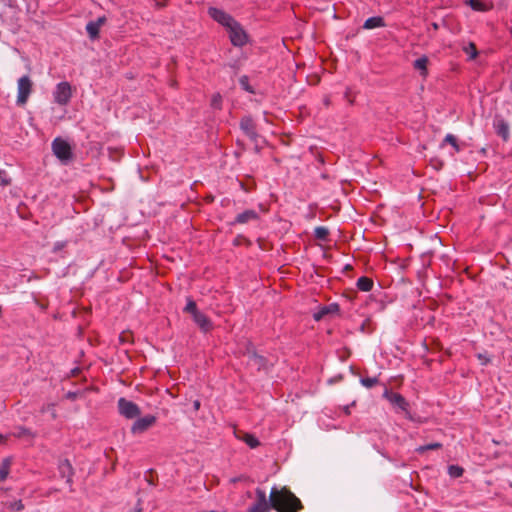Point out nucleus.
Here are the masks:
<instances>
[{
  "label": "nucleus",
  "instance_id": "1",
  "mask_svg": "<svg viewBox=\"0 0 512 512\" xmlns=\"http://www.w3.org/2000/svg\"><path fill=\"white\" fill-rule=\"evenodd\" d=\"M268 501L277 512H298L303 509L300 499L287 487H272Z\"/></svg>",
  "mask_w": 512,
  "mask_h": 512
},
{
  "label": "nucleus",
  "instance_id": "2",
  "mask_svg": "<svg viewBox=\"0 0 512 512\" xmlns=\"http://www.w3.org/2000/svg\"><path fill=\"white\" fill-rule=\"evenodd\" d=\"M53 154L63 163H68L73 158L71 145L63 138L57 137L52 141Z\"/></svg>",
  "mask_w": 512,
  "mask_h": 512
},
{
  "label": "nucleus",
  "instance_id": "3",
  "mask_svg": "<svg viewBox=\"0 0 512 512\" xmlns=\"http://www.w3.org/2000/svg\"><path fill=\"white\" fill-rule=\"evenodd\" d=\"M33 91V82L28 75L20 77L17 81V99L18 106H24Z\"/></svg>",
  "mask_w": 512,
  "mask_h": 512
},
{
  "label": "nucleus",
  "instance_id": "4",
  "mask_svg": "<svg viewBox=\"0 0 512 512\" xmlns=\"http://www.w3.org/2000/svg\"><path fill=\"white\" fill-rule=\"evenodd\" d=\"M118 413L126 419H135L140 416L139 406L131 400L120 397L117 401Z\"/></svg>",
  "mask_w": 512,
  "mask_h": 512
},
{
  "label": "nucleus",
  "instance_id": "5",
  "mask_svg": "<svg viewBox=\"0 0 512 512\" xmlns=\"http://www.w3.org/2000/svg\"><path fill=\"white\" fill-rule=\"evenodd\" d=\"M54 102L66 106L72 98V86L67 81L58 83L53 91Z\"/></svg>",
  "mask_w": 512,
  "mask_h": 512
},
{
  "label": "nucleus",
  "instance_id": "6",
  "mask_svg": "<svg viewBox=\"0 0 512 512\" xmlns=\"http://www.w3.org/2000/svg\"><path fill=\"white\" fill-rule=\"evenodd\" d=\"M229 38L233 46L243 47L248 42V34L242 27V25L235 21L228 29Z\"/></svg>",
  "mask_w": 512,
  "mask_h": 512
},
{
  "label": "nucleus",
  "instance_id": "7",
  "mask_svg": "<svg viewBox=\"0 0 512 512\" xmlns=\"http://www.w3.org/2000/svg\"><path fill=\"white\" fill-rule=\"evenodd\" d=\"M157 422V417L154 415H146L144 417H137L134 423L131 426V433L133 435L143 434L151 427H153Z\"/></svg>",
  "mask_w": 512,
  "mask_h": 512
},
{
  "label": "nucleus",
  "instance_id": "8",
  "mask_svg": "<svg viewBox=\"0 0 512 512\" xmlns=\"http://www.w3.org/2000/svg\"><path fill=\"white\" fill-rule=\"evenodd\" d=\"M208 15L218 24L228 29L236 20L227 12L216 7L208 8Z\"/></svg>",
  "mask_w": 512,
  "mask_h": 512
},
{
  "label": "nucleus",
  "instance_id": "9",
  "mask_svg": "<svg viewBox=\"0 0 512 512\" xmlns=\"http://www.w3.org/2000/svg\"><path fill=\"white\" fill-rule=\"evenodd\" d=\"M383 397L387 399L395 408H398L403 412H408L409 404L400 393L386 389L383 393Z\"/></svg>",
  "mask_w": 512,
  "mask_h": 512
},
{
  "label": "nucleus",
  "instance_id": "10",
  "mask_svg": "<svg viewBox=\"0 0 512 512\" xmlns=\"http://www.w3.org/2000/svg\"><path fill=\"white\" fill-rule=\"evenodd\" d=\"M256 497V502L248 509L247 512H269L271 506L269 504L265 491L257 488Z\"/></svg>",
  "mask_w": 512,
  "mask_h": 512
},
{
  "label": "nucleus",
  "instance_id": "11",
  "mask_svg": "<svg viewBox=\"0 0 512 512\" xmlns=\"http://www.w3.org/2000/svg\"><path fill=\"white\" fill-rule=\"evenodd\" d=\"M247 364L257 371L267 370L268 368V360L254 351L248 352Z\"/></svg>",
  "mask_w": 512,
  "mask_h": 512
},
{
  "label": "nucleus",
  "instance_id": "12",
  "mask_svg": "<svg viewBox=\"0 0 512 512\" xmlns=\"http://www.w3.org/2000/svg\"><path fill=\"white\" fill-rule=\"evenodd\" d=\"M240 128L251 140H256L258 137L255 123L251 117H243L240 121Z\"/></svg>",
  "mask_w": 512,
  "mask_h": 512
},
{
  "label": "nucleus",
  "instance_id": "13",
  "mask_svg": "<svg viewBox=\"0 0 512 512\" xmlns=\"http://www.w3.org/2000/svg\"><path fill=\"white\" fill-rule=\"evenodd\" d=\"M234 434L237 439L243 441L251 449H255L258 446H260V441L258 440V438L251 433L243 432V431H235Z\"/></svg>",
  "mask_w": 512,
  "mask_h": 512
},
{
  "label": "nucleus",
  "instance_id": "14",
  "mask_svg": "<svg viewBox=\"0 0 512 512\" xmlns=\"http://www.w3.org/2000/svg\"><path fill=\"white\" fill-rule=\"evenodd\" d=\"M259 218V215L258 213L253 210V209H248V210H245L244 212L242 213H239L234 221L231 223L232 225H235V224H246L250 221H255V220H258Z\"/></svg>",
  "mask_w": 512,
  "mask_h": 512
},
{
  "label": "nucleus",
  "instance_id": "15",
  "mask_svg": "<svg viewBox=\"0 0 512 512\" xmlns=\"http://www.w3.org/2000/svg\"><path fill=\"white\" fill-rule=\"evenodd\" d=\"M192 318L201 331L205 333L210 331L213 327L212 321L201 311L195 313Z\"/></svg>",
  "mask_w": 512,
  "mask_h": 512
},
{
  "label": "nucleus",
  "instance_id": "16",
  "mask_svg": "<svg viewBox=\"0 0 512 512\" xmlns=\"http://www.w3.org/2000/svg\"><path fill=\"white\" fill-rule=\"evenodd\" d=\"M340 311V307L337 303H331L329 305L322 306L318 312L314 314V319L316 321L321 320L324 316L328 314H337Z\"/></svg>",
  "mask_w": 512,
  "mask_h": 512
},
{
  "label": "nucleus",
  "instance_id": "17",
  "mask_svg": "<svg viewBox=\"0 0 512 512\" xmlns=\"http://www.w3.org/2000/svg\"><path fill=\"white\" fill-rule=\"evenodd\" d=\"M11 435L15 438H25V439L32 441L35 438L36 433L33 432L31 429L26 428L24 426H17L11 432Z\"/></svg>",
  "mask_w": 512,
  "mask_h": 512
},
{
  "label": "nucleus",
  "instance_id": "18",
  "mask_svg": "<svg viewBox=\"0 0 512 512\" xmlns=\"http://www.w3.org/2000/svg\"><path fill=\"white\" fill-rule=\"evenodd\" d=\"M59 472L62 477H67V482H72V476H73V468L69 460L64 459L60 461L58 466Z\"/></svg>",
  "mask_w": 512,
  "mask_h": 512
},
{
  "label": "nucleus",
  "instance_id": "19",
  "mask_svg": "<svg viewBox=\"0 0 512 512\" xmlns=\"http://www.w3.org/2000/svg\"><path fill=\"white\" fill-rule=\"evenodd\" d=\"M384 18L381 16H373L365 20L363 24V29L371 30L374 28L385 27Z\"/></svg>",
  "mask_w": 512,
  "mask_h": 512
},
{
  "label": "nucleus",
  "instance_id": "20",
  "mask_svg": "<svg viewBox=\"0 0 512 512\" xmlns=\"http://www.w3.org/2000/svg\"><path fill=\"white\" fill-rule=\"evenodd\" d=\"M427 64L428 58L426 56H421L414 61L413 67L414 69L420 71L421 75L425 77L428 74Z\"/></svg>",
  "mask_w": 512,
  "mask_h": 512
},
{
  "label": "nucleus",
  "instance_id": "21",
  "mask_svg": "<svg viewBox=\"0 0 512 512\" xmlns=\"http://www.w3.org/2000/svg\"><path fill=\"white\" fill-rule=\"evenodd\" d=\"M495 130L497 135L503 138V140H508L509 138V126L504 120L498 121L495 125Z\"/></svg>",
  "mask_w": 512,
  "mask_h": 512
},
{
  "label": "nucleus",
  "instance_id": "22",
  "mask_svg": "<svg viewBox=\"0 0 512 512\" xmlns=\"http://www.w3.org/2000/svg\"><path fill=\"white\" fill-rule=\"evenodd\" d=\"M356 286L360 291L368 292L373 288V281L372 279L363 276L357 280Z\"/></svg>",
  "mask_w": 512,
  "mask_h": 512
},
{
  "label": "nucleus",
  "instance_id": "23",
  "mask_svg": "<svg viewBox=\"0 0 512 512\" xmlns=\"http://www.w3.org/2000/svg\"><path fill=\"white\" fill-rule=\"evenodd\" d=\"M445 144L451 145L456 153L461 151V147L458 144V140H457L456 136H454L453 134L449 133L445 136V138L443 139V142L441 144V147H444Z\"/></svg>",
  "mask_w": 512,
  "mask_h": 512
},
{
  "label": "nucleus",
  "instance_id": "24",
  "mask_svg": "<svg viewBox=\"0 0 512 512\" xmlns=\"http://www.w3.org/2000/svg\"><path fill=\"white\" fill-rule=\"evenodd\" d=\"M463 51L467 54L469 61L474 60L478 55V50L473 42L463 46Z\"/></svg>",
  "mask_w": 512,
  "mask_h": 512
},
{
  "label": "nucleus",
  "instance_id": "25",
  "mask_svg": "<svg viewBox=\"0 0 512 512\" xmlns=\"http://www.w3.org/2000/svg\"><path fill=\"white\" fill-rule=\"evenodd\" d=\"M10 466H11L10 459L6 458L2 461V463L0 465V481H4L8 477L9 472H10Z\"/></svg>",
  "mask_w": 512,
  "mask_h": 512
},
{
  "label": "nucleus",
  "instance_id": "26",
  "mask_svg": "<svg viewBox=\"0 0 512 512\" xmlns=\"http://www.w3.org/2000/svg\"><path fill=\"white\" fill-rule=\"evenodd\" d=\"M99 30L100 28L98 27V24L97 23H94L93 21H90L87 25H86V31L89 35V37L94 40L96 38H98L99 36Z\"/></svg>",
  "mask_w": 512,
  "mask_h": 512
},
{
  "label": "nucleus",
  "instance_id": "27",
  "mask_svg": "<svg viewBox=\"0 0 512 512\" xmlns=\"http://www.w3.org/2000/svg\"><path fill=\"white\" fill-rule=\"evenodd\" d=\"M329 230L324 226H318L314 230V236L318 240L326 241L328 239Z\"/></svg>",
  "mask_w": 512,
  "mask_h": 512
},
{
  "label": "nucleus",
  "instance_id": "28",
  "mask_svg": "<svg viewBox=\"0 0 512 512\" xmlns=\"http://www.w3.org/2000/svg\"><path fill=\"white\" fill-rule=\"evenodd\" d=\"M470 7L475 11H487L489 7L483 0H469Z\"/></svg>",
  "mask_w": 512,
  "mask_h": 512
},
{
  "label": "nucleus",
  "instance_id": "29",
  "mask_svg": "<svg viewBox=\"0 0 512 512\" xmlns=\"http://www.w3.org/2000/svg\"><path fill=\"white\" fill-rule=\"evenodd\" d=\"M464 469L458 465L448 466V474L453 478H459L463 475Z\"/></svg>",
  "mask_w": 512,
  "mask_h": 512
},
{
  "label": "nucleus",
  "instance_id": "30",
  "mask_svg": "<svg viewBox=\"0 0 512 512\" xmlns=\"http://www.w3.org/2000/svg\"><path fill=\"white\" fill-rule=\"evenodd\" d=\"M184 311L190 313L192 317L195 315V313L199 312L196 302L190 298L187 300V304L184 308Z\"/></svg>",
  "mask_w": 512,
  "mask_h": 512
},
{
  "label": "nucleus",
  "instance_id": "31",
  "mask_svg": "<svg viewBox=\"0 0 512 512\" xmlns=\"http://www.w3.org/2000/svg\"><path fill=\"white\" fill-rule=\"evenodd\" d=\"M360 383L366 388H372L378 383L377 377H363L360 379Z\"/></svg>",
  "mask_w": 512,
  "mask_h": 512
},
{
  "label": "nucleus",
  "instance_id": "32",
  "mask_svg": "<svg viewBox=\"0 0 512 512\" xmlns=\"http://www.w3.org/2000/svg\"><path fill=\"white\" fill-rule=\"evenodd\" d=\"M441 447H442L441 443L435 442V443H430L427 445L420 446L416 449V451L419 453H423L428 450H437V449H440Z\"/></svg>",
  "mask_w": 512,
  "mask_h": 512
},
{
  "label": "nucleus",
  "instance_id": "33",
  "mask_svg": "<svg viewBox=\"0 0 512 512\" xmlns=\"http://www.w3.org/2000/svg\"><path fill=\"white\" fill-rule=\"evenodd\" d=\"M67 245H68V241L67 240H65V241H57L53 245L52 252L54 254H59L60 252L64 251V249L67 247Z\"/></svg>",
  "mask_w": 512,
  "mask_h": 512
},
{
  "label": "nucleus",
  "instance_id": "34",
  "mask_svg": "<svg viewBox=\"0 0 512 512\" xmlns=\"http://www.w3.org/2000/svg\"><path fill=\"white\" fill-rule=\"evenodd\" d=\"M54 407H55V405L50 403V404L42 406L40 411H41V413L50 412L51 416H52V419H56L57 418V413H56V410H55Z\"/></svg>",
  "mask_w": 512,
  "mask_h": 512
},
{
  "label": "nucleus",
  "instance_id": "35",
  "mask_svg": "<svg viewBox=\"0 0 512 512\" xmlns=\"http://www.w3.org/2000/svg\"><path fill=\"white\" fill-rule=\"evenodd\" d=\"M11 184V179L9 178L7 172L5 170L0 169V185L8 186Z\"/></svg>",
  "mask_w": 512,
  "mask_h": 512
},
{
  "label": "nucleus",
  "instance_id": "36",
  "mask_svg": "<svg viewBox=\"0 0 512 512\" xmlns=\"http://www.w3.org/2000/svg\"><path fill=\"white\" fill-rule=\"evenodd\" d=\"M477 358L482 365H487L491 361L487 354L478 353Z\"/></svg>",
  "mask_w": 512,
  "mask_h": 512
},
{
  "label": "nucleus",
  "instance_id": "37",
  "mask_svg": "<svg viewBox=\"0 0 512 512\" xmlns=\"http://www.w3.org/2000/svg\"><path fill=\"white\" fill-rule=\"evenodd\" d=\"M10 508L15 511H21L24 509V504L21 500L15 501L10 504Z\"/></svg>",
  "mask_w": 512,
  "mask_h": 512
},
{
  "label": "nucleus",
  "instance_id": "38",
  "mask_svg": "<svg viewBox=\"0 0 512 512\" xmlns=\"http://www.w3.org/2000/svg\"><path fill=\"white\" fill-rule=\"evenodd\" d=\"M220 103H221V97L220 95H216L213 97L212 99V106L213 107H219L220 106Z\"/></svg>",
  "mask_w": 512,
  "mask_h": 512
},
{
  "label": "nucleus",
  "instance_id": "39",
  "mask_svg": "<svg viewBox=\"0 0 512 512\" xmlns=\"http://www.w3.org/2000/svg\"><path fill=\"white\" fill-rule=\"evenodd\" d=\"M128 336H129L128 334H126V333H122V334L120 335L119 339H120V341H121L122 343H125V342H128V341H129Z\"/></svg>",
  "mask_w": 512,
  "mask_h": 512
},
{
  "label": "nucleus",
  "instance_id": "40",
  "mask_svg": "<svg viewBox=\"0 0 512 512\" xmlns=\"http://www.w3.org/2000/svg\"><path fill=\"white\" fill-rule=\"evenodd\" d=\"M200 406H201V403H200V401L198 399L193 401V409H194V411H198L200 409Z\"/></svg>",
  "mask_w": 512,
  "mask_h": 512
},
{
  "label": "nucleus",
  "instance_id": "41",
  "mask_svg": "<svg viewBox=\"0 0 512 512\" xmlns=\"http://www.w3.org/2000/svg\"><path fill=\"white\" fill-rule=\"evenodd\" d=\"M105 17H99L96 21H93L94 23H97L98 24V27L100 28L104 22H105Z\"/></svg>",
  "mask_w": 512,
  "mask_h": 512
},
{
  "label": "nucleus",
  "instance_id": "42",
  "mask_svg": "<svg viewBox=\"0 0 512 512\" xmlns=\"http://www.w3.org/2000/svg\"><path fill=\"white\" fill-rule=\"evenodd\" d=\"M67 398L68 399H75L76 398V393L75 392H68L67 393Z\"/></svg>",
  "mask_w": 512,
  "mask_h": 512
},
{
  "label": "nucleus",
  "instance_id": "43",
  "mask_svg": "<svg viewBox=\"0 0 512 512\" xmlns=\"http://www.w3.org/2000/svg\"><path fill=\"white\" fill-rule=\"evenodd\" d=\"M324 103H325V105H326V106H328V105L330 104V99H329V98H326V99L324 100Z\"/></svg>",
  "mask_w": 512,
  "mask_h": 512
},
{
  "label": "nucleus",
  "instance_id": "44",
  "mask_svg": "<svg viewBox=\"0 0 512 512\" xmlns=\"http://www.w3.org/2000/svg\"><path fill=\"white\" fill-rule=\"evenodd\" d=\"M65 256H66V253L64 252V253L61 255V257H62V258H65Z\"/></svg>",
  "mask_w": 512,
  "mask_h": 512
},
{
  "label": "nucleus",
  "instance_id": "45",
  "mask_svg": "<svg viewBox=\"0 0 512 512\" xmlns=\"http://www.w3.org/2000/svg\"><path fill=\"white\" fill-rule=\"evenodd\" d=\"M0 439H2V435L0 434Z\"/></svg>",
  "mask_w": 512,
  "mask_h": 512
}]
</instances>
